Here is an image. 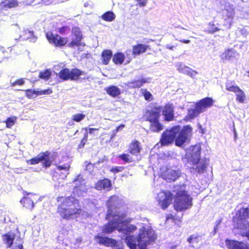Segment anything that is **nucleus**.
<instances>
[{
    "mask_svg": "<svg viewBox=\"0 0 249 249\" xmlns=\"http://www.w3.org/2000/svg\"><path fill=\"white\" fill-rule=\"evenodd\" d=\"M177 245L173 246L170 248V249H176Z\"/></svg>",
    "mask_w": 249,
    "mask_h": 249,
    "instance_id": "774afa93",
    "label": "nucleus"
},
{
    "mask_svg": "<svg viewBox=\"0 0 249 249\" xmlns=\"http://www.w3.org/2000/svg\"><path fill=\"white\" fill-rule=\"evenodd\" d=\"M179 41L182 43H186V44H188L190 42V40L189 39H181V40H179Z\"/></svg>",
    "mask_w": 249,
    "mask_h": 249,
    "instance_id": "e2e57ef3",
    "label": "nucleus"
},
{
    "mask_svg": "<svg viewBox=\"0 0 249 249\" xmlns=\"http://www.w3.org/2000/svg\"><path fill=\"white\" fill-rule=\"evenodd\" d=\"M51 76V72L50 70L46 69L44 71H40L39 77L41 79L48 80Z\"/></svg>",
    "mask_w": 249,
    "mask_h": 249,
    "instance_id": "4c0bfd02",
    "label": "nucleus"
},
{
    "mask_svg": "<svg viewBox=\"0 0 249 249\" xmlns=\"http://www.w3.org/2000/svg\"><path fill=\"white\" fill-rule=\"evenodd\" d=\"M83 35L79 28L75 27L72 28L71 33V41L68 44L70 48L79 47L81 46V41Z\"/></svg>",
    "mask_w": 249,
    "mask_h": 249,
    "instance_id": "dca6fc26",
    "label": "nucleus"
},
{
    "mask_svg": "<svg viewBox=\"0 0 249 249\" xmlns=\"http://www.w3.org/2000/svg\"><path fill=\"white\" fill-rule=\"evenodd\" d=\"M127 246L130 249H137L138 247V244L135 243V241L133 239L132 236H128L125 239Z\"/></svg>",
    "mask_w": 249,
    "mask_h": 249,
    "instance_id": "72a5a7b5",
    "label": "nucleus"
},
{
    "mask_svg": "<svg viewBox=\"0 0 249 249\" xmlns=\"http://www.w3.org/2000/svg\"><path fill=\"white\" fill-rule=\"evenodd\" d=\"M23 196L20 200L23 207L29 210H32L35 207V204L37 201V195L33 193L26 191L23 192Z\"/></svg>",
    "mask_w": 249,
    "mask_h": 249,
    "instance_id": "ddd939ff",
    "label": "nucleus"
},
{
    "mask_svg": "<svg viewBox=\"0 0 249 249\" xmlns=\"http://www.w3.org/2000/svg\"><path fill=\"white\" fill-rule=\"evenodd\" d=\"M94 239L96 240L97 243L106 247H114L117 245V241L115 239L108 237L95 235Z\"/></svg>",
    "mask_w": 249,
    "mask_h": 249,
    "instance_id": "6ab92c4d",
    "label": "nucleus"
},
{
    "mask_svg": "<svg viewBox=\"0 0 249 249\" xmlns=\"http://www.w3.org/2000/svg\"><path fill=\"white\" fill-rule=\"evenodd\" d=\"M50 156V152L49 151L41 152L36 157L27 160V163L29 165H35L41 162L43 167L46 169L50 167L52 163Z\"/></svg>",
    "mask_w": 249,
    "mask_h": 249,
    "instance_id": "9b49d317",
    "label": "nucleus"
},
{
    "mask_svg": "<svg viewBox=\"0 0 249 249\" xmlns=\"http://www.w3.org/2000/svg\"><path fill=\"white\" fill-rule=\"evenodd\" d=\"M149 109L145 110L142 118L145 121L149 122V130L158 133L164 128L163 124L160 121L161 112L165 121H172L174 118V107L169 103H166L163 107L156 103H152Z\"/></svg>",
    "mask_w": 249,
    "mask_h": 249,
    "instance_id": "f257e3e1",
    "label": "nucleus"
},
{
    "mask_svg": "<svg viewBox=\"0 0 249 249\" xmlns=\"http://www.w3.org/2000/svg\"><path fill=\"white\" fill-rule=\"evenodd\" d=\"M126 214L123 213L122 215L116 216V217H111L112 220L109 221L107 223L105 224L102 228V232L105 234H108L112 232L115 230L119 229V226L123 224L124 222L128 223L130 222L131 219H129L126 220H124Z\"/></svg>",
    "mask_w": 249,
    "mask_h": 249,
    "instance_id": "1a4fd4ad",
    "label": "nucleus"
},
{
    "mask_svg": "<svg viewBox=\"0 0 249 249\" xmlns=\"http://www.w3.org/2000/svg\"><path fill=\"white\" fill-rule=\"evenodd\" d=\"M15 238V234L11 232H8L2 235L3 243L7 245V248L12 247Z\"/></svg>",
    "mask_w": 249,
    "mask_h": 249,
    "instance_id": "bb28decb",
    "label": "nucleus"
},
{
    "mask_svg": "<svg viewBox=\"0 0 249 249\" xmlns=\"http://www.w3.org/2000/svg\"><path fill=\"white\" fill-rule=\"evenodd\" d=\"M192 132V128L189 124L184 125L181 129L180 128L175 139L176 145L179 147L182 146Z\"/></svg>",
    "mask_w": 249,
    "mask_h": 249,
    "instance_id": "4468645a",
    "label": "nucleus"
},
{
    "mask_svg": "<svg viewBox=\"0 0 249 249\" xmlns=\"http://www.w3.org/2000/svg\"><path fill=\"white\" fill-rule=\"evenodd\" d=\"M208 26L209 27V29L205 31L207 33L213 34L220 30V28L215 26V24L213 22H209L208 23Z\"/></svg>",
    "mask_w": 249,
    "mask_h": 249,
    "instance_id": "e433bc0d",
    "label": "nucleus"
},
{
    "mask_svg": "<svg viewBox=\"0 0 249 249\" xmlns=\"http://www.w3.org/2000/svg\"><path fill=\"white\" fill-rule=\"evenodd\" d=\"M137 229L136 226L133 225H127L125 228H119L118 229V231L120 232L125 234L126 235L129 234L132 232L136 231Z\"/></svg>",
    "mask_w": 249,
    "mask_h": 249,
    "instance_id": "473e14b6",
    "label": "nucleus"
},
{
    "mask_svg": "<svg viewBox=\"0 0 249 249\" xmlns=\"http://www.w3.org/2000/svg\"><path fill=\"white\" fill-rule=\"evenodd\" d=\"M124 126H125V125L124 124H121L120 125H119L118 126H117L116 128V129L114 130L113 131V136H112V137H114V136L116 135V133L118 131H120L122 129H123L124 127Z\"/></svg>",
    "mask_w": 249,
    "mask_h": 249,
    "instance_id": "13d9d810",
    "label": "nucleus"
},
{
    "mask_svg": "<svg viewBox=\"0 0 249 249\" xmlns=\"http://www.w3.org/2000/svg\"><path fill=\"white\" fill-rule=\"evenodd\" d=\"M86 117L85 114L83 113H78L72 115L71 120L75 122H80L83 120Z\"/></svg>",
    "mask_w": 249,
    "mask_h": 249,
    "instance_id": "37998d69",
    "label": "nucleus"
},
{
    "mask_svg": "<svg viewBox=\"0 0 249 249\" xmlns=\"http://www.w3.org/2000/svg\"><path fill=\"white\" fill-rule=\"evenodd\" d=\"M155 239L154 234L151 231L144 228L141 229L137 239L139 249H147V245L154 241Z\"/></svg>",
    "mask_w": 249,
    "mask_h": 249,
    "instance_id": "9d476101",
    "label": "nucleus"
},
{
    "mask_svg": "<svg viewBox=\"0 0 249 249\" xmlns=\"http://www.w3.org/2000/svg\"><path fill=\"white\" fill-rule=\"evenodd\" d=\"M148 82V81L145 78H141L137 80H132L128 82V85L131 88L136 89L140 88L143 84Z\"/></svg>",
    "mask_w": 249,
    "mask_h": 249,
    "instance_id": "c85d7f7f",
    "label": "nucleus"
},
{
    "mask_svg": "<svg viewBox=\"0 0 249 249\" xmlns=\"http://www.w3.org/2000/svg\"><path fill=\"white\" fill-rule=\"evenodd\" d=\"M226 89L229 91H231L237 93L238 91H240V89L237 86L230 85L228 84L226 85Z\"/></svg>",
    "mask_w": 249,
    "mask_h": 249,
    "instance_id": "a18cd8bd",
    "label": "nucleus"
},
{
    "mask_svg": "<svg viewBox=\"0 0 249 249\" xmlns=\"http://www.w3.org/2000/svg\"><path fill=\"white\" fill-rule=\"evenodd\" d=\"M125 57H126L127 60L126 63H129L132 59L131 57V51L130 50H127L125 52Z\"/></svg>",
    "mask_w": 249,
    "mask_h": 249,
    "instance_id": "864d4df0",
    "label": "nucleus"
},
{
    "mask_svg": "<svg viewBox=\"0 0 249 249\" xmlns=\"http://www.w3.org/2000/svg\"><path fill=\"white\" fill-rule=\"evenodd\" d=\"M118 158L125 163H130L133 161L132 157L128 154L123 153L118 156Z\"/></svg>",
    "mask_w": 249,
    "mask_h": 249,
    "instance_id": "f704fd0d",
    "label": "nucleus"
},
{
    "mask_svg": "<svg viewBox=\"0 0 249 249\" xmlns=\"http://www.w3.org/2000/svg\"><path fill=\"white\" fill-rule=\"evenodd\" d=\"M107 213L106 218L109 219L111 217H116L122 215L124 213H120L117 210L120 207V200L118 196L113 195L110 196L107 201Z\"/></svg>",
    "mask_w": 249,
    "mask_h": 249,
    "instance_id": "6e6552de",
    "label": "nucleus"
},
{
    "mask_svg": "<svg viewBox=\"0 0 249 249\" xmlns=\"http://www.w3.org/2000/svg\"><path fill=\"white\" fill-rule=\"evenodd\" d=\"M234 14V9L232 8L231 10V15L229 16L228 17L231 18L230 21H227L225 23H224V25L227 27V29L231 28V25L232 24V18L233 17Z\"/></svg>",
    "mask_w": 249,
    "mask_h": 249,
    "instance_id": "de8ad7c7",
    "label": "nucleus"
},
{
    "mask_svg": "<svg viewBox=\"0 0 249 249\" xmlns=\"http://www.w3.org/2000/svg\"><path fill=\"white\" fill-rule=\"evenodd\" d=\"M200 236L198 234H193L187 238V241L189 243H197L199 241Z\"/></svg>",
    "mask_w": 249,
    "mask_h": 249,
    "instance_id": "49530a36",
    "label": "nucleus"
},
{
    "mask_svg": "<svg viewBox=\"0 0 249 249\" xmlns=\"http://www.w3.org/2000/svg\"><path fill=\"white\" fill-rule=\"evenodd\" d=\"M25 93L26 96L29 99L35 98H36L37 96H38V91L31 89H28L26 90Z\"/></svg>",
    "mask_w": 249,
    "mask_h": 249,
    "instance_id": "ea45409f",
    "label": "nucleus"
},
{
    "mask_svg": "<svg viewBox=\"0 0 249 249\" xmlns=\"http://www.w3.org/2000/svg\"><path fill=\"white\" fill-rule=\"evenodd\" d=\"M84 74H85L84 71L77 68H73L71 70L63 68L59 71L58 76L63 81L68 80L77 81L80 78V76Z\"/></svg>",
    "mask_w": 249,
    "mask_h": 249,
    "instance_id": "f8f14e48",
    "label": "nucleus"
},
{
    "mask_svg": "<svg viewBox=\"0 0 249 249\" xmlns=\"http://www.w3.org/2000/svg\"><path fill=\"white\" fill-rule=\"evenodd\" d=\"M22 36L25 40H29L31 41H35L37 37L35 35L34 32L29 30L23 31Z\"/></svg>",
    "mask_w": 249,
    "mask_h": 249,
    "instance_id": "7c9ffc66",
    "label": "nucleus"
},
{
    "mask_svg": "<svg viewBox=\"0 0 249 249\" xmlns=\"http://www.w3.org/2000/svg\"><path fill=\"white\" fill-rule=\"evenodd\" d=\"M16 121L17 117L16 116L7 118L5 121V123L6 124V127L7 128H11L12 126L15 124Z\"/></svg>",
    "mask_w": 249,
    "mask_h": 249,
    "instance_id": "58836bf2",
    "label": "nucleus"
},
{
    "mask_svg": "<svg viewBox=\"0 0 249 249\" xmlns=\"http://www.w3.org/2000/svg\"><path fill=\"white\" fill-rule=\"evenodd\" d=\"M46 37L48 42L55 47H62L68 42L67 37H62L58 34H53L52 32H47Z\"/></svg>",
    "mask_w": 249,
    "mask_h": 249,
    "instance_id": "2eb2a0df",
    "label": "nucleus"
},
{
    "mask_svg": "<svg viewBox=\"0 0 249 249\" xmlns=\"http://www.w3.org/2000/svg\"><path fill=\"white\" fill-rule=\"evenodd\" d=\"M99 129L96 128H89V134L92 133L94 131H98Z\"/></svg>",
    "mask_w": 249,
    "mask_h": 249,
    "instance_id": "680f3d73",
    "label": "nucleus"
},
{
    "mask_svg": "<svg viewBox=\"0 0 249 249\" xmlns=\"http://www.w3.org/2000/svg\"><path fill=\"white\" fill-rule=\"evenodd\" d=\"M125 55L122 53H115L112 57V61L115 65H121L124 61Z\"/></svg>",
    "mask_w": 249,
    "mask_h": 249,
    "instance_id": "c756f323",
    "label": "nucleus"
},
{
    "mask_svg": "<svg viewBox=\"0 0 249 249\" xmlns=\"http://www.w3.org/2000/svg\"><path fill=\"white\" fill-rule=\"evenodd\" d=\"M142 95L144 99L146 101H150L153 99L152 94L146 89L142 92Z\"/></svg>",
    "mask_w": 249,
    "mask_h": 249,
    "instance_id": "09e8293b",
    "label": "nucleus"
},
{
    "mask_svg": "<svg viewBox=\"0 0 249 249\" xmlns=\"http://www.w3.org/2000/svg\"><path fill=\"white\" fill-rule=\"evenodd\" d=\"M233 56L232 50L228 49L226 50L221 55L222 59L224 60H230Z\"/></svg>",
    "mask_w": 249,
    "mask_h": 249,
    "instance_id": "c9c22d12",
    "label": "nucleus"
},
{
    "mask_svg": "<svg viewBox=\"0 0 249 249\" xmlns=\"http://www.w3.org/2000/svg\"><path fill=\"white\" fill-rule=\"evenodd\" d=\"M53 92L51 89H46L38 91V95H44V94H50Z\"/></svg>",
    "mask_w": 249,
    "mask_h": 249,
    "instance_id": "5fc2aeb1",
    "label": "nucleus"
},
{
    "mask_svg": "<svg viewBox=\"0 0 249 249\" xmlns=\"http://www.w3.org/2000/svg\"><path fill=\"white\" fill-rule=\"evenodd\" d=\"M70 30V28L68 26H63L58 29V32L61 35L65 34L66 32H69Z\"/></svg>",
    "mask_w": 249,
    "mask_h": 249,
    "instance_id": "603ef678",
    "label": "nucleus"
},
{
    "mask_svg": "<svg viewBox=\"0 0 249 249\" xmlns=\"http://www.w3.org/2000/svg\"><path fill=\"white\" fill-rule=\"evenodd\" d=\"M85 130L86 131L85 132L84 137L81 140L80 143H79L78 145V148L81 149L84 148L85 144L87 143L88 140V132L87 131V128H85Z\"/></svg>",
    "mask_w": 249,
    "mask_h": 249,
    "instance_id": "a19ab883",
    "label": "nucleus"
},
{
    "mask_svg": "<svg viewBox=\"0 0 249 249\" xmlns=\"http://www.w3.org/2000/svg\"><path fill=\"white\" fill-rule=\"evenodd\" d=\"M174 48H175L174 46H169V45H167V48L169 49V50H173Z\"/></svg>",
    "mask_w": 249,
    "mask_h": 249,
    "instance_id": "0e129e2a",
    "label": "nucleus"
},
{
    "mask_svg": "<svg viewBox=\"0 0 249 249\" xmlns=\"http://www.w3.org/2000/svg\"><path fill=\"white\" fill-rule=\"evenodd\" d=\"M107 93L113 98H116L121 94V89L116 86L110 85L105 89Z\"/></svg>",
    "mask_w": 249,
    "mask_h": 249,
    "instance_id": "a878e982",
    "label": "nucleus"
},
{
    "mask_svg": "<svg viewBox=\"0 0 249 249\" xmlns=\"http://www.w3.org/2000/svg\"><path fill=\"white\" fill-rule=\"evenodd\" d=\"M161 197H162L163 199H159L158 202L161 208L164 210L171 204L172 200V195L170 192H163L161 194Z\"/></svg>",
    "mask_w": 249,
    "mask_h": 249,
    "instance_id": "412c9836",
    "label": "nucleus"
},
{
    "mask_svg": "<svg viewBox=\"0 0 249 249\" xmlns=\"http://www.w3.org/2000/svg\"><path fill=\"white\" fill-rule=\"evenodd\" d=\"M19 2L17 0H3L0 2V9L8 10L17 7Z\"/></svg>",
    "mask_w": 249,
    "mask_h": 249,
    "instance_id": "393cba45",
    "label": "nucleus"
},
{
    "mask_svg": "<svg viewBox=\"0 0 249 249\" xmlns=\"http://www.w3.org/2000/svg\"><path fill=\"white\" fill-rule=\"evenodd\" d=\"M11 249H23L22 244L21 242L18 243H16L13 246Z\"/></svg>",
    "mask_w": 249,
    "mask_h": 249,
    "instance_id": "bf43d9fd",
    "label": "nucleus"
},
{
    "mask_svg": "<svg viewBox=\"0 0 249 249\" xmlns=\"http://www.w3.org/2000/svg\"><path fill=\"white\" fill-rule=\"evenodd\" d=\"M115 18L116 16L115 14L111 11L105 12L101 16V18L107 22H111L115 19Z\"/></svg>",
    "mask_w": 249,
    "mask_h": 249,
    "instance_id": "2f4dec72",
    "label": "nucleus"
},
{
    "mask_svg": "<svg viewBox=\"0 0 249 249\" xmlns=\"http://www.w3.org/2000/svg\"><path fill=\"white\" fill-rule=\"evenodd\" d=\"M94 188L97 190L109 191L111 188V181L106 178L99 180L95 183Z\"/></svg>",
    "mask_w": 249,
    "mask_h": 249,
    "instance_id": "4be33fe9",
    "label": "nucleus"
},
{
    "mask_svg": "<svg viewBox=\"0 0 249 249\" xmlns=\"http://www.w3.org/2000/svg\"><path fill=\"white\" fill-rule=\"evenodd\" d=\"M214 101L212 97L203 98L195 104V107L188 110L187 118L193 119L198 116L201 113L206 111L208 108L213 106Z\"/></svg>",
    "mask_w": 249,
    "mask_h": 249,
    "instance_id": "39448f33",
    "label": "nucleus"
},
{
    "mask_svg": "<svg viewBox=\"0 0 249 249\" xmlns=\"http://www.w3.org/2000/svg\"><path fill=\"white\" fill-rule=\"evenodd\" d=\"M112 57V52L110 50H104L101 53L102 63L103 65H107Z\"/></svg>",
    "mask_w": 249,
    "mask_h": 249,
    "instance_id": "cd10ccee",
    "label": "nucleus"
},
{
    "mask_svg": "<svg viewBox=\"0 0 249 249\" xmlns=\"http://www.w3.org/2000/svg\"><path fill=\"white\" fill-rule=\"evenodd\" d=\"M187 70H186L185 71L186 73L192 77H194L197 73L196 71L190 69L188 67H187Z\"/></svg>",
    "mask_w": 249,
    "mask_h": 249,
    "instance_id": "3c124183",
    "label": "nucleus"
},
{
    "mask_svg": "<svg viewBox=\"0 0 249 249\" xmlns=\"http://www.w3.org/2000/svg\"><path fill=\"white\" fill-rule=\"evenodd\" d=\"M180 174L177 171L166 169L161 174V177L167 182L175 181L180 177Z\"/></svg>",
    "mask_w": 249,
    "mask_h": 249,
    "instance_id": "a211bd4d",
    "label": "nucleus"
},
{
    "mask_svg": "<svg viewBox=\"0 0 249 249\" xmlns=\"http://www.w3.org/2000/svg\"><path fill=\"white\" fill-rule=\"evenodd\" d=\"M201 149L200 146H194L185 154L187 162L192 165V169L198 174H203L209 165V160L201 158Z\"/></svg>",
    "mask_w": 249,
    "mask_h": 249,
    "instance_id": "20e7f679",
    "label": "nucleus"
},
{
    "mask_svg": "<svg viewBox=\"0 0 249 249\" xmlns=\"http://www.w3.org/2000/svg\"><path fill=\"white\" fill-rule=\"evenodd\" d=\"M82 240H81V238H77L76 239V243H80L81 242Z\"/></svg>",
    "mask_w": 249,
    "mask_h": 249,
    "instance_id": "69168bd1",
    "label": "nucleus"
},
{
    "mask_svg": "<svg viewBox=\"0 0 249 249\" xmlns=\"http://www.w3.org/2000/svg\"><path fill=\"white\" fill-rule=\"evenodd\" d=\"M127 150L131 155L138 156L142 150L140 142L136 140H132L129 144Z\"/></svg>",
    "mask_w": 249,
    "mask_h": 249,
    "instance_id": "aec40b11",
    "label": "nucleus"
},
{
    "mask_svg": "<svg viewBox=\"0 0 249 249\" xmlns=\"http://www.w3.org/2000/svg\"><path fill=\"white\" fill-rule=\"evenodd\" d=\"M55 166L57 170L59 171L64 170L67 173L68 172L70 168V164L69 163H64L62 165L55 164Z\"/></svg>",
    "mask_w": 249,
    "mask_h": 249,
    "instance_id": "c03bdc74",
    "label": "nucleus"
},
{
    "mask_svg": "<svg viewBox=\"0 0 249 249\" xmlns=\"http://www.w3.org/2000/svg\"><path fill=\"white\" fill-rule=\"evenodd\" d=\"M137 5L140 7H144L146 6L148 0H136Z\"/></svg>",
    "mask_w": 249,
    "mask_h": 249,
    "instance_id": "4d7b16f0",
    "label": "nucleus"
},
{
    "mask_svg": "<svg viewBox=\"0 0 249 249\" xmlns=\"http://www.w3.org/2000/svg\"><path fill=\"white\" fill-rule=\"evenodd\" d=\"M180 128V126L177 125L164 130L161 135L159 142L157 144H160V146L162 147L173 143Z\"/></svg>",
    "mask_w": 249,
    "mask_h": 249,
    "instance_id": "0eeeda50",
    "label": "nucleus"
},
{
    "mask_svg": "<svg viewBox=\"0 0 249 249\" xmlns=\"http://www.w3.org/2000/svg\"><path fill=\"white\" fill-rule=\"evenodd\" d=\"M150 49V47L149 45L142 43H138L132 46V53L134 56H136L145 53L147 50Z\"/></svg>",
    "mask_w": 249,
    "mask_h": 249,
    "instance_id": "b1692460",
    "label": "nucleus"
},
{
    "mask_svg": "<svg viewBox=\"0 0 249 249\" xmlns=\"http://www.w3.org/2000/svg\"><path fill=\"white\" fill-rule=\"evenodd\" d=\"M56 213L64 219L77 217L81 214L82 210L78 199L74 196H59L56 198Z\"/></svg>",
    "mask_w": 249,
    "mask_h": 249,
    "instance_id": "f03ea898",
    "label": "nucleus"
},
{
    "mask_svg": "<svg viewBox=\"0 0 249 249\" xmlns=\"http://www.w3.org/2000/svg\"><path fill=\"white\" fill-rule=\"evenodd\" d=\"M225 242L228 249H249V244L243 241L226 239Z\"/></svg>",
    "mask_w": 249,
    "mask_h": 249,
    "instance_id": "f3484780",
    "label": "nucleus"
},
{
    "mask_svg": "<svg viewBox=\"0 0 249 249\" xmlns=\"http://www.w3.org/2000/svg\"><path fill=\"white\" fill-rule=\"evenodd\" d=\"M82 79L89 81V76L85 77L82 78Z\"/></svg>",
    "mask_w": 249,
    "mask_h": 249,
    "instance_id": "338daca9",
    "label": "nucleus"
},
{
    "mask_svg": "<svg viewBox=\"0 0 249 249\" xmlns=\"http://www.w3.org/2000/svg\"><path fill=\"white\" fill-rule=\"evenodd\" d=\"M124 169L123 167H113L110 169V171L113 172L114 174H116L118 172H122Z\"/></svg>",
    "mask_w": 249,
    "mask_h": 249,
    "instance_id": "6e6d98bb",
    "label": "nucleus"
},
{
    "mask_svg": "<svg viewBox=\"0 0 249 249\" xmlns=\"http://www.w3.org/2000/svg\"><path fill=\"white\" fill-rule=\"evenodd\" d=\"M53 2L52 0H22L21 3L24 6L48 5Z\"/></svg>",
    "mask_w": 249,
    "mask_h": 249,
    "instance_id": "5701e85b",
    "label": "nucleus"
},
{
    "mask_svg": "<svg viewBox=\"0 0 249 249\" xmlns=\"http://www.w3.org/2000/svg\"><path fill=\"white\" fill-rule=\"evenodd\" d=\"M232 221L233 228L238 231L239 235L249 241V205L238 210Z\"/></svg>",
    "mask_w": 249,
    "mask_h": 249,
    "instance_id": "7ed1b4c3",
    "label": "nucleus"
},
{
    "mask_svg": "<svg viewBox=\"0 0 249 249\" xmlns=\"http://www.w3.org/2000/svg\"><path fill=\"white\" fill-rule=\"evenodd\" d=\"M25 83L24 80L23 78H19L17 79L14 82L11 84V86L14 87L17 85L21 86L23 85Z\"/></svg>",
    "mask_w": 249,
    "mask_h": 249,
    "instance_id": "8fccbe9b",
    "label": "nucleus"
},
{
    "mask_svg": "<svg viewBox=\"0 0 249 249\" xmlns=\"http://www.w3.org/2000/svg\"><path fill=\"white\" fill-rule=\"evenodd\" d=\"M236 95V100L241 103H243L246 98V95L244 91L240 89V91H238Z\"/></svg>",
    "mask_w": 249,
    "mask_h": 249,
    "instance_id": "79ce46f5",
    "label": "nucleus"
},
{
    "mask_svg": "<svg viewBox=\"0 0 249 249\" xmlns=\"http://www.w3.org/2000/svg\"><path fill=\"white\" fill-rule=\"evenodd\" d=\"M172 219L173 221H175L176 220H178L177 218H175V216L172 214H169L167 215V217H166V219L167 220H169V219Z\"/></svg>",
    "mask_w": 249,
    "mask_h": 249,
    "instance_id": "052dcab7",
    "label": "nucleus"
},
{
    "mask_svg": "<svg viewBox=\"0 0 249 249\" xmlns=\"http://www.w3.org/2000/svg\"><path fill=\"white\" fill-rule=\"evenodd\" d=\"M192 206V198L185 190H179L176 193L174 208L178 212L184 211Z\"/></svg>",
    "mask_w": 249,
    "mask_h": 249,
    "instance_id": "423d86ee",
    "label": "nucleus"
}]
</instances>
